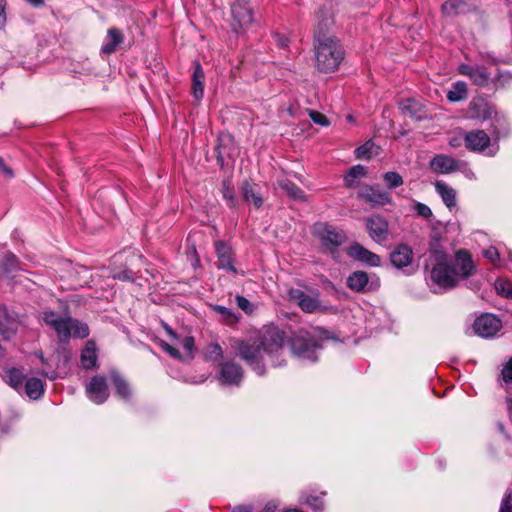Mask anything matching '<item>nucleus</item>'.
I'll return each instance as SVG.
<instances>
[{"label":"nucleus","instance_id":"obj_1","mask_svg":"<svg viewBox=\"0 0 512 512\" xmlns=\"http://www.w3.org/2000/svg\"><path fill=\"white\" fill-rule=\"evenodd\" d=\"M284 340V332L272 325L266 326L257 340H237L234 342L233 348L239 357L261 376L265 374L263 354L268 356L274 367L285 363V360L281 358Z\"/></svg>","mask_w":512,"mask_h":512},{"label":"nucleus","instance_id":"obj_2","mask_svg":"<svg viewBox=\"0 0 512 512\" xmlns=\"http://www.w3.org/2000/svg\"><path fill=\"white\" fill-rule=\"evenodd\" d=\"M425 269L429 272V279L433 284L442 289H452L460 280L471 276L475 266L467 250L457 251L454 264L451 265L448 254L443 249L435 248L429 253Z\"/></svg>","mask_w":512,"mask_h":512},{"label":"nucleus","instance_id":"obj_3","mask_svg":"<svg viewBox=\"0 0 512 512\" xmlns=\"http://www.w3.org/2000/svg\"><path fill=\"white\" fill-rule=\"evenodd\" d=\"M315 66L319 72H335L345 57V50L337 38L314 42Z\"/></svg>","mask_w":512,"mask_h":512},{"label":"nucleus","instance_id":"obj_4","mask_svg":"<svg viewBox=\"0 0 512 512\" xmlns=\"http://www.w3.org/2000/svg\"><path fill=\"white\" fill-rule=\"evenodd\" d=\"M288 297L305 313H335L336 308L330 305H325L320 300V291L317 289H310L309 293L298 289L292 288L288 291Z\"/></svg>","mask_w":512,"mask_h":512},{"label":"nucleus","instance_id":"obj_5","mask_svg":"<svg viewBox=\"0 0 512 512\" xmlns=\"http://www.w3.org/2000/svg\"><path fill=\"white\" fill-rule=\"evenodd\" d=\"M289 345L295 357L311 362L317 361L316 351L321 348V345L308 331L295 332L289 340Z\"/></svg>","mask_w":512,"mask_h":512},{"label":"nucleus","instance_id":"obj_6","mask_svg":"<svg viewBox=\"0 0 512 512\" xmlns=\"http://www.w3.org/2000/svg\"><path fill=\"white\" fill-rule=\"evenodd\" d=\"M312 234L329 250H334L346 242V235L342 230L326 222H317L312 227Z\"/></svg>","mask_w":512,"mask_h":512},{"label":"nucleus","instance_id":"obj_7","mask_svg":"<svg viewBox=\"0 0 512 512\" xmlns=\"http://www.w3.org/2000/svg\"><path fill=\"white\" fill-rule=\"evenodd\" d=\"M253 23V9L248 0H235L231 4V28L235 33L246 31Z\"/></svg>","mask_w":512,"mask_h":512},{"label":"nucleus","instance_id":"obj_8","mask_svg":"<svg viewBox=\"0 0 512 512\" xmlns=\"http://www.w3.org/2000/svg\"><path fill=\"white\" fill-rule=\"evenodd\" d=\"M42 320L48 326H50L57 334L60 342H68L72 337L71 332V317H61L54 311H43Z\"/></svg>","mask_w":512,"mask_h":512},{"label":"nucleus","instance_id":"obj_9","mask_svg":"<svg viewBox=\"0 0 512 512\" xmlns=\"http://www.w3.org/2000/svg\"><path fill=\"white\" fill-rule=\"evenodd\" d=\"M458 72L468 77L476 86L489 87L492 85L493 73L484 65L461 64L458 67Z\"/></svg>","mask_w":512,"mask_h":512},{"label":"nucleus","instance_id":"obj_10","mask_svg":"<svg viewBox=\"0 0 512 512\" xmlns=\"http://www.w3.org/2000/svg\"><path fill=\"white\" fill-rule=\"evenodd\" d=\"M501 327V320L489 313L477 317L473 324L475 334L483 338L493 337Z\"/></svg>","mask_w":512,"mask_h":512},{"label":"nucleus","instance_id":"obj_11","mask_svg":"<svg viewBox=\"0 0 512 512\" xmlns=\"http://www.w3.org/2000/svg\"><path fill=\"white\" fill-rule=\"evenodd\" d=\"M86 394L95 404H103L109 397L107 380L104 376H94L86 385Z\"/></svg>","mask_w":512,"mask_h":512},{"label":"nucleus","instance_id":"obj_12","mask_svg":"<svg viewBox=\"0 0 512 512\" xmlns=\"http://www.w3.org/2000/svg\"><path fill=\"white\" fill-rule=\"evenodd\" d=\"M333 24L334 20L330 11L324 8L319 9L316 14L314 42L323 39L336 38L335 36L329 35V30Z\"/></svg>","mask_w":512,"mask_h":512},{"label":"nucleus","instance_id":"obj_13","mask_svg":"<svg viewBox=\"0 0 512 512\" xmlns=\"http://www.w3.org/2000/svg\"><path fill=\"white\" fill-rule=\"evenodd\" d=\"M217 255L216 266L218 269L227 271L228 273L238 274L239 271L234 265L232 249L222 241L215 243Z\"/></svg>","mask_w":512,"mask_h":512},{"label":"nucleus","instance_id":"obj_14","mask_svg":"<svg viewBox=\"0 0 512 512\" xmlns=\"http://www.w3.org/2000/svg\"><path fill=\"white\" fill-rule=\"evenodd\" d=\"M465 147L472 152H483L490 146L491 139L484 130H473L464 136Z\"/></svg>","mask_w":512,"mask_h":512},{"label":"nucleus","instance_id":"obj_15","mask_svg":"<svg viewBox=\"0 0 512 512\" xmlns=\"http://www.w3.org/2000/svg\"><path fill=\"white\" fill-rule=\"evenodd\" d=\"M370 237L376 242H383L388 237V222L380 215H372L366 220Z\"/></svg>","mask_w":512,"mask_h":512},{"label":"nucleus","instance_id":"obj_16","mask_svg":"<svg viewBox=\"0 0 512 512\" xmlns=\"http://www.w3.org/2000/svg\"><path fill=\"white\" fill-rule=\"evenodd\" d=\"M347 287L357 293L368 292L373 289L374 282L371 281L368 273L354 271L346 279Z\"/></svg>","mask_w":512,"mask_h":512},{"label":"nucleus","instance_id":"obj_17","mask_svg":"<svg viewBox=\"0 0 512 512\" xmlns=\"http://www.w3.org/2000/svg\"><path fill=\"white\" fill-rule=\"evenodd\" d=\"M430 165L436 173L448 174L460 170L464 163L451 156L439 154L431 160Z\"/></svg>","mask_w":512,"mask_h":512},{"label":"nucleus","instance_id":"obj_18","mask_svg":"<svg viewBox=\"0 0 512 512\" xmlns=\"http://www.w3.org/2000/svg\"><path fill=\"white\" fill-rule=\"evenodd\" d=\"M359 197L374 206H383L391 203V197L388 192L382 191L377 187L364 186L358 193Z\"/></svg>","mask_w":512,"mask_h":512},{"label":"nucleus","instance_id":"obj_19","mask_svg":"<svg viewBox=\"0 0 512 512\" xmlns=\"http://www.w3.org/2000/svg\"><path fill=\"white\" fill-rule=\"evenodd\" d=\"M243 379V369L235 362L227 361L221 365L220 380L226 385H239Z\"/></svg>","mask_w":512,"mask_h":512},{"label":"nucleus","instance_id":"obj_20","mask_svg":"<svg viewBox=\"0 0 512 512\" xmlns=\"http://www.w3.org/2000/svg\"><path fill=\"white\" fill-rule=\"evenodd\" d=\"M347 253L350 257L363 262L371 267H377L381 263V258L379 255L367 250L362 245L358 243H354L351 245Z\"/></svg>","mask_w":512,"mask_h":512},{"label":"nucleus","instance_id":"obj_21","mask_svg":"<svg viewBox=\"0 0 512 512\" xmlns=\"http://www.w3.org/2000/svg\"><path fill=\"white\" fill-rule=\"evenodd\" d=\"M497 115L493 107L484 99H474L469 104V116L477 120H488Z\"/></svg>","mask_w":512,"mask_h":512},{"label":"nucleus","instance_id":"obj_22","mask_svg":"<svg viewBox=\"0 0 512 512\" xmlns=\"http://www.w3.org/2000/svg\"><path fill=\"white\" fill-rule=\"evenodd\" d=\"M413 260V250L406 244H400L390 254V261L397 269L408 267Z\"/></svg>","mask_w":512,"mask_h":512},{"label":"nucleus","instance_id":"obj_23","mask_svg":"<svg viewBox=\"0 0 512 512\" xmlns=\"http://www.w3.org/2000/svg\"><path fill=\"white\" fill-rule=\"evenodd\" d=\"M3 380L17 392L23 389L24 373L21 369L5 366L1 374Z\"/></svg>","mask_w":512,"mask_h":512},{"label":"nucleus","instance_id":"obj_24","mask_svg":"<svg viewBox=\"0 0 512 512\" xmlns=\"http://www.w3.org/2000/svg\"><path fill=\"white\" fill-rule=\"evenodd\" d=\"M205 73L199 62H194V71L192 74V93L197 101H200L204 95Z\"/></svg>","mask_w":512,"mask_h":512},{"label":"nucleus","instance_id":"obj_25","mask_svg":"<svg viewBox=\"0 0 512 512\" xmlns=\"http://www.w3.org/2000/svg\"><path fill=\"white\" fill-rule=\"evenodd\" d=\"M123 42V33L117 28H110L107 31L106 40L102 45L101 52L105 54L114 53L118 46L121 45Z\"/></svg>","mask_w":512,"mask_h":512},{"label":"nucleus","instance_id":"obj_26","mask_svg":"<svg viewBox=\"0 0 512 512\" xmlns=\"http://www.w3.org/2000/svg\"><path fill=\"white\" fill-rule=\"evenodd\" d=\"M80 362L84 369H92L97 364V348L94 341L89 340L86 342L81 351Z\"/></svg>","mask_w":512,"mask_h":512},{"label":"nucleus","instance_id":"obj_27","mask_svg":"<svg viewBox=\"0 0 512 512\" xmlns=\"http://www.w3.org/2000/svg\"><path fill=\"white\" fill-rule=\"evenodd\" d=\"M278 186L293 200L302 202L307 200L304 191L287 178L278 180Z\"/></svg>","mask_w":512,"mask_h":512},{"label":"nucleus","instance_id":"obj_28","mask_svg":"<svg viewBox=\"0 0 512 512\" xmlns=\"http://www.w3.org/2000/svg\"><path fill=\"white\" fill-rule=\"evenodd\" d=\"M23 389L30 399L37 400L44 393V383L39 378H29L26 380Z\"/></svg>","mask_w":512,"mask_h":512},{"label":"nucleus","instance_id":"obj_29","mask_svg":"<svg viewBox=\"0 0 512 512\" xmlns=\"http://www.w3.org/2000/svg\"><path fill=\"white\" fill-rule=\"evenodd\" d=\"M435 189L448 208H452L456 205V191L452 187L444 182L437 181L435 183Z\"/></svg>","mask_w":512,"mask_h":512},{"label":"nucleus","instance_id":"obj_30","mask_svg":"<svg viewBox=\"0 0 512 512\" xmlns=\"http://www.w3.org/2000/svg\"><path fill=\"white\" fill-rule=\"evenodd\" d=\"M111 381L115 386L116 393L124 400H128L131 396V389L127 381L117 372H111Z\"/></svg>","mask_w":512,"mask_h":512},{"label":"nucleus","instance_id":"obj_31","mask_svg":"<svg viewBox=\"0 0 512 512\" xmlns=\"http://www.w3.org/2000/svg\"><path fill=\"white\" fill-rule=\"evenodd\" d=\"M242 194L246 202L252 203L255 208H260L263 204V199L255 191L254 186L249 182H244L242 185Z\"/></svg>","mask_w":512,"mask_h":512},{"label":"nucleus","instance_id":"obj_32","mask_svg":"<svg viewBox=\"0 0 512 512\" xmlns=\"http://www.w3.org/2000/svg\"><path fill=\"white\" fill-rule=\"evenodd\" d=\"M467 84L463 81L453 83L452 88L447 92V99L450 102H458L466 99Z\"/></svg>","mask_w":512,"mask_h":512},{"label":"nucleus","instance_id":"obj_33","mask_svg":"<svg viewBox=\"0 0 512 512\" xmlns=\"http://www.w3.org/2000/svg\"><path fill=\"white\" fill-rule=\"evenodd\" d=\"M366 175V169L362 165H355L349 169L344 177V182L347 187H353L356 185L357 179Z\"/></svg>","mask_w":512,"mask_h":512},{"label":"nucleus","instance_id":"obj_34","mask_svg":"<svg viewBox=\"0 0 512 512\" xmlns=\"http://www.w3.org/2000/svg\"><path fill=\"white\" fill-rule=\"evenodd\" d=\"M71 332L72 337L86 338L89 335V327L86 323L71 317Z\"/></svg>","mask_w":512,"mask_h":512},{"label":"nucleus","instance_id":"obj_35","mask_svg":"<svg viewBox=\"0 0 512 512\" xmlns=\"http://www.w3.org/2000/svg\"><path fill=\"white\" fill-rule=\"evenodd\" d=\"M378 147L372 142L368 141L364 145L358 147L355 151L357 158L369 159L373 155L378 154Z\"/></svg>","mask_w":512,"mask_h":512},{"label":"nucleus","instance_id":"obj_36","mask_svg":"<svg viewBox=\"0 0 512 512\" xmlns=\"http://www.w3.org/2000/svg\"><path fill=\"white\" fill-rule=\"evenodd\" d=\"M17 258L13 254H6L0 260V269L4 273H12L17 269Z\"/></svg>","mask_w":512,"mask_h":512},{"label":"nucleus","instance_id":"obj_37","mask_svg":"<svg viewBox=\"0 0 512 512\" xmlns=\"http://www.w3.org/2000/svg\"><path fill=\"white\" fill-rule=\"evenodd\" d=\"M206 358L213 362H218L223 358V350L218 343H210L206 347Z\"/></svg>","mask_w":512,"mask_h":512},{"label":"nucleus","instance_id":"obj_38","mask_svg":"<svg viewBox=\"0 0 512 512\" xmlns=\"http://www.w3.org/2000/svg\"><path fill=\"white\" fill-rule=\"evenodd\" d=\"M399 108L401 109L403 114L408 115L412 118L416 117L418 114V105L415 100L410 98L402 100L399 103Z\"/></svg>","mask_w":512,"mask_h":512},{"label":"nucleus","instance_id":"obj_39","mask_svg":"<svg viewBox=\"0 0 512 512\" xmlns=\"http://www.w3.org/2000/svg\"><path fill=\"white\" fill-rule=\"evenodd\" d=\"M222 194L224 199L227 201L228 206L235 207L236 206V199L234 196V190L231 186V181L228 179L223 180L222 182Z\"/></svg>","mask_w":512,"mask_h":512},{"label":"nucleus","instance_id":"obj_40","mask_svg":"<svg viewBox=\"0 0 512 512\" xmlns=\"http://www.w3.org/2000/svg\"><path fill=\"white\" fill-rule=\"evenodd\" d=\"M383 179L389 189L397 188L403 184V178L401 175L394 171L386 172Z\"/></svg>","mask_w":512,"mask_h":512},{"label":"nucleus","instance_id":"obj_41","mask_svg":"<svg viewBox=\"0 0 512 512\" xmlns=\"http://www.w3.org/2000/svg\"><path fill=\"white\" fill-rule=\"evenodd\" d=\"M512 79L511 74L508 72H501L499 70L493 74L492 87L494 89L503 88Z\"/></svg>","mask_w":512,"mask_h":512},{"label":"nucleus","instance_id":"obj_42","mask_svg":"<svg viewBox=\"0 0 512 512\" xmlns=\"http://www.w3.org/2000/svg\"><path fill=\"white\" fill-rule=\"evenodd\" d=\"M463 5L461 0H448L442 5V12L446 16H453L458 13L459 8Z\"/></svg>","mask_w":512,"mask_h":512},{"label":"nucleus","instance_id":"obj_43","mask_svg":"<svg viewBox=\"0 0 512 512\" xmlns=\"http://www.w3.org/2000/svg\"><path fill=\"white\" fill-rule=\"evenodd\" d=\"M214 311H216L218 314H220L222 316L223 320L228 324L235 323L238 320V318L234 314V312H232L230 309L226 308L225 306L216 305V306H214Z\"/></svg>","mask_w":512,"mask_h":512},{"label":"nucleus","instance_id":"obj_44","mask_svg":"<svg viewBox=\"0 0 512 512\" xmlns=\"http://www.w3.org/2000/svg\"><path fill=\"white\" fill-rule=\"evenodd\" d=\"M495 288L500 295L512 298V284L505 280H497Z\"/></svg>","mask_w":512,"mask_h":512},{"label":"nucleus","instance_id":"obj_45","mask_svg":"<svg viewBox=\"0 0 512 512\" xmlns=\"http://www.w3.org/2000/svg\"><path fill=\"white\" fill-rule=\"evenodd\" d=\"M499 512H512V485L507 488L504 494Z\"/></svg>","mask_w":512,"mask_h":512},{"label":"nucleus","instance_id":"obj_46","mask_svg":"<svg viewBox=\"0 0 512 512\" xmlns=\"http://www.w3.org/2000/svg\"><path fill=\"white\" fill-rule=\"evenodd\" d=\"M309 117L315 124H318L320 126L327 127L330 125V121L328 120V118L318 111L309 110Z\"/></svg>","mask_w":512,"mask_h":512},{"label":"nucleus","instance_id":"obj_47","mask_svg":"<svg viewBox=\"0 0 512 512\" xmlns=\"http://www.w3.org/2000/svg\"><path fill=\"white\" fill-rule=\"evenodd\" d=\"M237 306L243 310L245 313L249 314L252 313L254 310L253 304L246 299L244 296L237 295L235 298Z\"/></svg>","mask_w":512,"mask_h":512},{"label":"nucleus","instance_id":"obj_48","mask_svg":"<svg viewBox=\"0 0 512 512\" xmlns=\"http://www.w3.org/2000/svg\"><path fill=\"white\" fill-rule=\"evenodd\" d=\"M413 209L417 213L418 216H421L425 219H429L432 216L431 209L426 204H423L421 202H417L414 205Z\"/></svg>","mask_w":512,"mask_h":512},{"label":"nucleus","instance_id":"obj_49","mask_svg":"<svg viewBox=\"0 0 512 512\" xmlns=\"http://www.w3.org/2000/svg\"><path fill=\"white\" fill-rule=\"evenodd\" d=\"M501 377L505 383H512V357L504 365L501 371Z\"/></svg>","mask_w":512,"mask_h":512},{"label":"nucleus","instance_id":"obj_50","mask_svg":"<svg viewBox=\"0 0 512 512\" xmlns=\"http://www.w3.org/2000/svg\"><path fill=\"white\" fill-rule=\"evenodd\" d=\"M306 503L317 512H321L324 508L323 501L318 497L310 496L307 498Z\"/></svg>","mask_w":512,"mask_h":512},{"label":"nucleus","instance_id":"obj_51","mask_svg":"<svg viewBox=\"0 0 512 512\" xmlns=\"http://www.w3.org/2000/svg\"><path fill=\"white\" fill-rule=\"evenodd\" d=\"M161 348L167 353L169 354L172 358L174 359H180L181 358V355L179 353V351L173 347L172 345L168 344L167 342H164L162 341L161 342Z\"/></svg>","mask_w":512,"mask_h":512},{"label":"nucleus","instance_id":"obj_52","mask_svg":"<svg viewBox=\"0 0 512 512\" xmlns=\"http://www.w3.org/2000/svg\"><path fill=\"white\" fill-rule=\"evenodd\" d=\"M484 257L489 259L493 264L499 261V252L495 247H489L484 252Z\"/></svg>","mask_w":512,"mask_h":512},{"label":"nucleus","instance_id":"obj_53","mask_svg":"<svg viewBox=\"0 0 512 512\" xmlns=\"http://www.w3.org/2000/svg\"><path fill=\"white\" fill-rule=\"evenodd\" d=\"M275 42L277 46L281 49H286L289 46V39L285 35H281L276 33L274 35Z\"/></svg>","mask_w":512,"mask_h":512},{"label":"nucleus","instance_id":"obj_54","mask_svg":"<svg viewBox=\"0 0 512 512\" xmlns=\"http://www.w3.org/2000/svg\"><path fill=\"white\" fill-rule=\"evenodd\" d=\"M8 324V314L4 306H0V331H3Z\"/></svg>","mask_w":512,"mask_h":512},{"label":"nucleus","instance_id":"obj_55","mask_svg":"<svg viewBox=\"0 0 512 512\" xmlns=\"http://www.w3.org/2000/svg\"><path fill=\"white\" fill-rule=\"evenodd\" d=\"M0 172L6 177V178H12L14 176V173L12 169L6 165L4 160L0 157Z\"/></svg>","mask_w":512,"mask_h":512},{"label":"nucleus","instance_id":"obj_56","mask_svg":"<svg viewBox=\"0 0 512 512\" xmlns=\"http://www.w3.org/2000/svg\"><path fill=\"white\" fill-rule=\"evenodd\" d=\"M6 0H0V30L6 25Z\"/></svg>","mask_w":512,"mask_h":512},{"label":"nucleus","instance_id":"obj_57","mask_svg":"<svg viewBox=\"0 0 512 512\" xmlns=\"http://www.w3.org/2000/svg\"><path fill=\"white\" fill-rule=\"evenodd\" d=\"M194 338L192 336L185 337L182 343L183 348L191 354L194 349Z\"/></svg>","mask_w":512,"mask_h":512},{"label":"nucleus","instance_id":"obj_58","mask_svg":"<svg viewBox=\"0 0 512 512\" xmlns=\"http://www.w3.org/2000/svg\"><path fill=\"white\" fill-rule=\"evenodd\" d=\"M12 423L11 421L0 422V433L7 434L11 431Z\"/></svg>","mask_w":512,"mask_h":512},{"label":"nucleus","instance_id":"obj_59","mask_svg":"<svg viewBox=\"0 0 512 512\" xmlns=\"http://www.w3.org/2000/svg\"><path fill=\"white\" fill-rule=\"evenodd\" d=\"M114 278L122 280V281H130L132 280V276L130 275L129 271H122L118 274L114 275Z\"/></svg>","mask_w":512,"mask_h":512},{"label":"nucleus","instance_id":"obj_60","mask_svg":"<svg viewBox=\"0 0 512 512\" xmlns=\"http://www.w3.org/2000/svg\"><path fill=\"white\" fill-rule=\"evenodd\" d=\"M163 327H164L165 331L167 332V334H168L171 338H173V339H177V335H176V333L173 331V329H172L169 325L164 324V325H163Z\"/></svg>","mask_w":512,"mask_h":512},{"label":"nucleus","instance_id":"obj_61","mask_svg":"<svg viewBox=\"0 0 512 512\" xmlns=\"http://www.w3.org/2000/svg\"><path fill=\"white\" fill-rule=\"evenodd\" d=\"M232 512H252V509L249 506H237Z\"/></svg>","mask_w":512,"mask_h":512},{"label":"nucleus","instance_id":"obj_62","mask_svg":"<svg viewBox=\"0 0 512 512\" xmlns=\"http://www.w3.org/2000/svg\"><path fill=\"white\" fill-rule=\"evenodd\" d=\"M276 510V505L273 503H268L262 512H274Z\"/></svg>","mask_w":512,"mask_h":512},{"label":"nucleus","instance_id":"obj_63","mask_svg":"<svg viewBox=\"0 0 512 512\" xmlns=\"http://www.w3.org/2000/svg\"><path fill=\"white\" fill-rule=\"evenodd\" d=\"M26 1L36 7L41 6L44 3V0H26Z\"/></svg>","mask_w":512,"mask_h":512},{"label":"nucleus","instance_id":"obj_64","mask_svg":"<svg viewBox=\"0 0 512 512\" xmlns=\"http://www.w3.org/2000/svg\"><path fill=\"white\" fill-rule=\"evenodd\" d=\"M449 144L452 146V147H458L460 146V139L458 138H453L450 140Z\"/></svg>","mask_w":512,"mask_h":512}]
</instances>
